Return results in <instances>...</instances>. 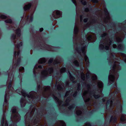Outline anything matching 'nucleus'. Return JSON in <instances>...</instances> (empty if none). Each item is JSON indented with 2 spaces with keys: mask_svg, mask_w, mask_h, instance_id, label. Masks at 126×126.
Returning <instances> with one entry per match:
<instances>
[{
  "mask_svg": "<svg viewBox=\"0 0 126 126\" xmlns=\"http://www.w3.org/2000/svg\"><path fill=\"white\" fill-rule=\"evenodd\" d=\"M53 61V59L51 58L49 60L48 62V64H50L52 63Z\"/></svg>",
  "mask_w": 126,
  "mask_h": 126,
  "instance_id": "c9c22d12",
  "label": "nucleus"
},
{
  "mask_svg": "<svg viewBox=\"0 0 126 126\" xmlns=\"http://www.w3.org/2000/svg\"><path fill=\"white\" fill-rule=\"evenodd\" d=\"M58 67H59L58 66L57 68H58Z\"/></svg>",
  "mask_w": 126,
  "mask_h": 126,
  "instance_id": "13d9d810",
  "label": "nucleus"
},
{
  "mask_svg": "<svg viewBox=\"0 0 126 126\" xmlns=\"http://www.w3.org/2000/svg\"><path fill=\"white\" fill-rule=\"evenodd\" d=\"M43 28H41L40 29L39 31L40 32H41L43 31Z\"/></svg>",
  "mask_w": 126,
  "mask_h": 126,
  "instance_id": "a18cd8bd",
  "label": "nucleus"
},
{
  "mask_svg": "<svg viewBox=\"0 0 126 126\" xmlns=\"http://www.w3.org/2000/svg\"><path fill=\"white\" fill-rule=\"evenodd\" d=\"M33 16H22L20 25H24L26 23L32 22L33 20Z\"/></svg>",
  "mask_w": 126,
  "mask_h": 126,
  "instance_id": "9b49d317",
  "label": "nucleus"
},
{
  "mask_svg": "<svg viewBox=\"0 0 126 126\" xmlns=\"http://www.w3.org/2000/svg\"><path fill=\"white\" fill-rule=\"evenodd\" d=\"M73 72V73H74V74H75L74 72L73 71V72Z\"/></svg>",
  "mask_w": 126,
  "mask_h": 126,
  "instance_id": "5fc2aeb1",
  "label": "nucleus"
},
{
  "mask_svg": "<svg viewBox=\"0 0 126 126\" xmlns=\"http://www.w3.org/2000/svg\"><path fill=\"white\" fill-rule=\"evenodd\" d=\"M46 61V59L45 58H42L40 59L38 62L39 63H45Z\"/></svg>",
  "mask_w": 126,
  "mask_h": 126,
  "instance_id": "a878e982",
  "label": "nucleus"
},
{
  "mask_svg": "<svg viewBox=\"0 0 126 126\" xmlns=\"http://www.w3.org/2000/svg\"><path fill=\"white\" fill-rule=\"evenodd\" d=\"M9 16H0V18L2 19H5L7 18V17Z\"/></svg>",
  "mask_w": 126,
  "mask_h": 126,
  "instance_id": "58836bf2",
  "label": "nucleus"
},
{
  "mask_svg": "<svg viewBox=\"0 0 126 126\" xmlns=\"http://www.w3.org/2000/svg\"><path fill=\"white\" fill-rule=\"evenodd\" d=\"M89 10L88 8H86L85 9V11L86 12H88L89 11Z\"/></svg>",
  "mask_w": 126,
  "mask_h": 126,
  "instance_id": "ea45409f",
  "label": "nucleus"
},
{
  "mask_svg": "<svg viewBox=\"0 0 126 126\" xmlns=\"http://www.w3.org/2000/svg\"><path fill=\"white\" fill-rule=\"evenodd\" d=\"M75 107V105L74 104L70 106L69 107L68 109L70 110H71L73 109Z\"/></svg>",
  "mask_w": 126,
  "mask_h": 126,
  "instance_id": "72a5a7b5",
  "label": "nucleus"
},
{
  "mask_svg": "<svg viewBox=\"0 0 126 126\" xmlns=\"http://www.w3.org/2000/svg\"><path fill=\"white\" fill-rule=\"evenodd\" d=\"M80 85L79 83H78L77 84V91H75L74 93H74L73 91L70 90L69 91H67L65 94V96H67L68 95H69V94L70 96H73L74 97H75L76 96L77 93V91H79L80 90Z\"/></svg>",
  "mask_w": 126,
  "mask_h": 126,
  "instance_id": "f8f14e48",
  "label": "nucleus"
},
{
  "mask_svg": "<svg viewBox=\"0 0 126 126\" xmlns=\"http://www.w3.org/2000/svg\"><path fill=\"white\" fill-rule=\"evenodd\" d=\"M24 71V68L23 67H20L19 68V75L18 76V78H19L20 83H21L22 82V73Z\"/></svg>",
  "mask_w": 126,
  "mask_h": 126,
  "instance_id": "2eb2a0df",
  "label": "nucleus"
},
{
  "mask_svg": "<svg viewBox=\"0 0 126 126\" xmlns=\"http://www.w3.org/2000/svg\"><path fill=\"white\" fill-rule=\"evenodd\" d=\"M125 37L124 34L121 33L118 36H116L114 39V42L117 43L118 45L117 46L116 44H112L113 47L116 48L119 50H122L123 48V46L121 44H119V43L122 42Z\"/></svg>",
  "mask_w": 126,
  "mask_h": 126,
  "instance_id": "9d476101",
  "label": "nucleus"
},
{
  "mask_svg": "<svg viewBox=\"0 0 126 126\" xmlns=\"http://www.w3.org/2000/svg\"><path fill=\"white\" fill-rule=\"evenodd\" d=\"M53 17H55V16H53Z\"/></svg>",
  "mask_w": 126,
  "mask_h": 126,
  "instance_id": "4d7b16f0",
  "label": "nucleus"
},
{
  "mask_svg": "<svg viewBox=\"0 0 126 126\" xmlns=\"http://www.w3.org/2000/svg\"><path fill=\"white\" fill-rule=\"evenodd\" d=\"M116 55L114 53H110V56L108 57L107 60L109 63L110 65L111 64L112 66L111 67V69L110 70V73L108 77V84L110 85L114 82V87H117V84L115 82L118 79L119 75L117 73L121 69V67L119 65V63L115 61H119L121 60L120 57L116 58Z\"/></svg>",
  "mask_w": 126,
  "mask_h": 126,
  "instance_id": "7ed1b4c3",
  "label": "nucleus"
},
{
  "mask_svg": "<svg viewBox=\"0 0 126 126\" xmlns=\"http://www.w3.org/2000/svg\"><path fill=\"white\" fill-rule=\"evenodd\" d=\"M11 39L14 40L16 39V37L15 35L12 34L11 36Z\"/></svg>",
  "mask_w": 126,
  "mask_h": 126,
  "instance_id": "e433bc0d",
  "label": "nucleus"
},
{
  "mask_svg": "<svg viewBox=\"0 0 126 126\" xmlns=\"http://www.w3.org/2000/svg\"><path fill=\"white\" fill-rule=\"evenodd\" d=\"M32 6L31 3H29L26 4L24 7L23 8L25 11L29 10L31 8Z\"/></svg>",
  "mask_w": 126,
  "mask_h": 126,
  "instance_id": "aec40b11",
  "label": "nucleus"
},
{
  "mask_svg": "<svg viewBox=\"0 0 126 126\" xmlns=\"http://www.w3.org/2000/svg\"><path fill=\"white\" fill-rule=\"evenodd\" d=\"M76 71L77 73H78V74L79 73V72L78 71Z\"/></svg>",
  "mask_w": 126,
  "mask_h": 126,
  "instance_id": "603ef678",
  "label": "nucleus"
},
{
  "mask_svg": "<svg viewBox=\"0 0 126 126\" xmlns=\"http://www.w3.org/2000/svg\"><path fill=\"white\" fill-rule=\"evenodd\" d=\"M91 124L89 122H87L86 123L85 125L84 126H91Z\"/></svg>",
  "mask_w": 126,
  "mask_h": 126,
  "instance_id": "4c0bfd02",
  "label": "nucleus"
},
{
  "mask_svg": "<svg viewBox=\"0 0 126 126\" xmlns=\"http://www.w3.org/2000/svg\"><path fill=\"white\" fill-rule=\"evenodd\" d=\"M17 107H14L11 109L12 114L11 119L13 124H11L10 126H17L16 124L20 120V116L17 111Z\"/></svg>",
  "mask_w": 126,
  "mask_h": 126,
  "instance_id": "1a4fd4ad",
  "label": "nucleus"
},
{
  "mask_svg": "<svg viewBox=\"0 0 126 126\" xmlns=\"http://www.w3.org/2000/svg\"><path fill=\"white\" fill-rule=\"evenodd\" d=\"M101 37L102 38V40L100 43L99 46V49L102 50L105 49L106 50H108L112 43L111 40L110 39L108 34L106 33H104L102 34Z\"/></svg>",
  "mask_w": 126,
  "mask_h": 126,
  "instance_id": "6e6552de",
  "label": "nucleus"
},
{
  "mask_svg": "<svg viewBox=\"0 0 126 126\" xmlns=\"http://www.w3.org/2000/svg\"><path fill=\"white\" fill-rule=\"evenodd\" d=\"M5 22L6 23H11L12 22V21L11 19H7L5 21Z\"/></svg>",
  "mask_w": 126,
  "mask_h": 126,
  "instance_id": "2f4dec72",
  "label": "nucleus"
},
{
  "mask_svg": "<svg viewBox=\"0 0 126 126\" xmlns=\"http://www.w3.org/2000/svg\"><path fill=\"white\" fill-rule=\"evenodd\" d=\"M54 68L51 66H49L46 69L41 71L42 67L41 65H38L36 64L34 66L33 69V72L35 76L36 74L41 73L42 77L43 78H45L48 76L52 75L53 73Z\"/></svg>",
  "mask_w": 126,
  "mask_h": 126,
  "instance_id": "0eeeda50",
  "label": "nucleus"
},
{
  "mask_svg": "<svg viewBox=\"0 0 126 126\" xmlns=\"http://www.w3.org/2000/svg\"><path fill=\"white\" fill-rule=\"evenodd\" d=\"M15 70H9L7 72L8 78L7 81L6 85L8 87L6 90L5 95L4 102L3 104V114L1 122L2 126H8V122L5 120L4 110L6 109V107L8 106V100L9 98L10 95H11L12 93L15 91L13 88L11 86L12 82L14 79L12 74Z\"/></svg>",
  "mask_w": 126,
  "mask_h": 126,
  "instance_id": "20e7f679",
  "label": "nucleus"
},
{
  "mask_svg": "<svg viewBox=\"0 0 126 126\" xmlns=\"http://www.w3.org/2000/svg\"><path fill=\"white\" fill-rule=\"evenodd\" d=\"M50 87L49 86H45L44 87V89L45 92H50Z\"/></svg>",
  "mask_w": 126,
  "mask_h": 126,
  "instance_id": "c85d7f7f",
  "label": "nucleus"
},
{
  "mask_svg": "<svg viewBox=\"0 0 126 126\" xmlns=\"http://www.w3.org/2000/svg\"><path fill=\"white\" fill-rule=\"evenodd\" d=\"M65 88H65L64 87V88H63V89H64Z\"/></svg>",
  "mask_w": 126,
  "mask_h": 126,
  "instance_id": "6e6d98bb",
  "label": "nucleus"
},
{
  "mask_svg": "<svg viewBox=\"0 0 126 126\" xmlns=\"http://www.w3.org/2000/svg\"><path fill=\"white\" fill-rule=\"evenodd\" d=\"M69 83L68 82H66V87L67 86H68L69 85Z\"/></svg>",
  "mask_w": 126,
  "mask_h": 126,
  "instance_id": "49530a36",
  "label": "nucleus"
},
{
  "mask_svg": "<svg viewBox=\"0 0 126 126\" xmlns=\"http://www.w3.org/2000/svg\"><path fill=\"white\" fill-rule=\"evenodd\" d=\"M82 110L80 107H77L76 109L75 110V112L76 114L77 115H81L82 113Z\"/></svg>",
  "mask_w": 126,
  "mask_h": 126,
  "instance_id": "4468645a",
  "label": "nucleus"
},
{
  "mask_svg": "<svg viewBox=\"0 0 126 126\" xmlns=\"http://www.w3.org/2000/svg\"><path fill=\"white\" fill-rule=\"evenodd\" d=\"M119 55L123 58V60L126 62V54L123 53H120Z\"/></svg>",
  "mask_w": 126,
  "mask_h": 126,
  "instance_id": "cd10ccee",
  "label": "nucleus"
},
{
  "mask_svg": "<svg viewBox=\"0 0 126 126\" xmlns=\"http://www.w3.org/2000/svg\"><path fill=\"white\" fill-rule=\"evenodd\" d=\"M60 72L61 73L66 72L69 75L70 80L72 81L73 83H75L77 82V81L74 80L75 79L71 75L69 70L66 71L65 68V67H63L60 69Z\"/></svg>",
  "mask_w": 126,
  "mask_h": 126,
  "instance_id": "ddd939ff",
  "label": "nucleus"
},
{
  "mask_svg": "<svg viewBox=\"0 0 126 126\" xmlns=\"http://www.w3.org/2000/svg\"><path fill=\"white\" fill-rule=\"evenodd\" d=\"M62 15V12L58 10H55L53 13V16L58 15V16H61Z\"/></svg>",
  "mask_w": 126,
  "mask_h": 126,
  "instance_id": "412c9836",
  "label": "nucleus"
},
{
  "mask_svg": "<svg viewBox=\"0 0 126 126\" xmlns=\"http://www.w3.org/2000/svg\"><path fill=\"white\" fill-rule=\"evenodd\" d=\"M0 16H5L4 15H3L1 13H0Z\"/></svg>",
  "mask_w": 126,
  "mask_h": 126,
  "instance_id": "8fccbe9b",
  "label": "nucleus"
},
{
  "mask_svg": "<svg viewBox=\"0 0 126 126\" xmlns=\"http://www.w3.org/2000/svg\"><path fill=\"white\" fill-rule=\"evenodd\" d=\"M61 63V60H60V58L58 59H56L53 62V63L54 65L57 64L58 63Z\"/></svg>",
  "mask_w": 126,
  "mask_h": 126,
  "instance_id": "c756f323",
  "label": "nucleus"
},
{
  "mask_svg": "<svg viewBox=\"0 0 126 126\" xmlns=\"http://www.w3.org/2000/svg\"><path fill=\"white\" fill-rule=\"evenodd\" d=\"M57 89L58 90L63 91V88H64V84L61 81H60L59 83L56 86Z\"/></svg>",
  "mask_w": 126,
  "mask_h": 126,
  "instance_id": "dca6fc26",
  "label": "nucleus"
},
{
  "mask_svg": "<svg viewBox=\"0 0 126 126\" xmlns=\"http://www.w3.org/2000/svg\"><path fill=\"white\" fill-rule=\"evenodd\" d=\"M107 17V18L108 19V20L107 21H106L105 22L106 23H107V22H108V21H109L110 20V19H109V16H106Z\"/></svg>",
  "mask_w": 126,
  "mask_h": 126,
  "instance_id": "79ce46f5",
  "label": "nucleus"
},
{
  "mask_svg": "<svg viewBox=\"0 0 126 126\" xmlns=\"http://www.w3.org/2000/svg\"><path fill=\"white\" fill-rule=\"evenodd\" d=\"M44 48L49 51H54L55 47L48 45H45L44 46Z\"/></svg>",
  "mask_w": 126,
  "mask_h": 126,
  "instance_id": "f3484780",
  "label": "nucleus"
},
{
  "mask_svg": "<svg viewBox=\"0 0 126 126\" xmlns=\"http://www.w3.org/2000/svg\"><path fill=\"white\" fill-rule=\"evenodd\" d=\"M82 4L84 5H86L87 2H86L84 1V0H80Z\"/></svg>",
  "mask_w": 126,
  "mask_h": 126,
  "instance_id": "f704fd0d",
  "label": "nucleus"
},
{
  "mask_svg": "<svg viewBox=\"0 0 126 126\" xmlns=\"http://www.w3.org/2000/svg\"><path fill=\"white\" fill-rule=\"evenodd\" d=\"M57 126H66V125L63 121H59L57 123Z\"/></svg>",
  "mask_w": 126,
  "mask_h": 126,
  "instance_id": "5701e85b",
  "label": "nucleus"
},
{
  "mask_svg": "<svg viewBox=\"0 0 126 126\" xmlns=\"http://www.w3.org/2000/svg\"><path fill=\"white\" fill-rule=\"evenodd\" d=\"M104 11L106 15V16H109V13L107 10L106 9V8H104Z\"/></svg>",
  "mask_w": 126,
  "mask_h": 126,
  "instance_id": "7c9ffc66",
  "label": "nucleus"
},
{
  "mask_svg": "<svg viewBox=\"0 0 126 126\" xmlns=\"http://www.w3.org/2000/svg\"><path fill=\"white\" fill-rule=\"evenodd\" d=\"M119 91L117 89L116 91L111 93H110L109 96H111L110 99L108 100L106 104V106L107 108L109 107V109L112 110L114 107L117 105V108L119 111L121 112L122 111V106L121 103L120 97H117L116 98H115V95L119 92Z\"/></svg>",
  "mask_w": 126,
  "mask_h": 126,
  "instance_id": "423d86ee",
  "label": "nucleus"
},
{
  "mask_svg": "<svg viewBox=\"0 0 126 126\" xmlns=\"http://www.w3.org/2000/svg\"><path fill=\"white\" fill-rule=\"evenodd\" d=\"M16 25H15L13 24V25L11 26H9V28L10 29H11V28L13 29L14 30H15V27L16 26Z\"/></svg>",
  "mask_w": 126,
  "mask_h": 126,
  "instance_id": "473e14b6",
  "label": "nucleus"
},
{
  "mask_svg": "<svg viewBox=\"0 0 126 126\" xmlns=\"http://www.w3.org/2000/svg\"><path fill=\"white\" fill-rule=\"evenodd\" d=\"M120 120L123 123H126V115L123 114L121 115Z\"/></svg>",
  "mask_w": 126,
  "mask_h": 126,
  "instance_id": "4be33fe9",
  "label": "nucleus"
},
{
  "mask_svg": "<svg viewBox=\"0 0 126 126\" xmlns=\"http://www.w3.org/2000/svg\"><path fill=\"white\" fill-rule=\"evenodd\" d=\"M79 31L78 26L76 23L73 38L74 47L76 51L84 57L86 65V66H88L89 62L88 58L86 55L87 47L90 42H94L95 41L96 39V36L94 34L90 35L87 37V36H86V38H87V40H86V41L82 42L80 36L78 35Z\"/></svg>",
  "mask_w": 126,
  "mask_h": 126,
  "instance_id": "f03ea898",
  "label": "nucleus"
},
{
  "mask_svg": "<svg viewBox=\"0 0 126 126\" xmlns=\"http://www.w3.org/2000/svg\"><path fill=\"white\" fill-rule=\"evenodd\" d=\"M94 3H97L98 2L97 0H91Z\"/></svg>",
  "mask_w": 126,
  "mask_h": 126,
  "instance_id": "a19ab883",
  "label": "nucleus"
},
{
  "mask_svg": "<svg viewBox=\"0 0 126 126\" xmlns=\"http://www.w3.org/2000/svg\"><path fill=\"white\" fill-rule=\"evenodd\" d=\"M16 92L20 95H22L23 97L20 100L21 106V107H24L26 103V101L25 100V98L27 96L28 98L29 101V103H32L35 101H37V97H36V94L34 91H32L30 92L29 94H27L25 91L20 88L19 89L16 90Z\"/></svg>",
  "mask_w": 126,
  "mask_h": 126,
  "instance_id": "39448f33",
  "label": "nucleus"
},
{
  "mask_svg": "<svg viewBox=\"0 0 126 126\" xmlns=\"http://www.w3.org/2000/svg\"><path fill=\"white\" fill-rule=\"evenodd\" d=\"M73 64L76 66H78L79 65L82 66L83 64V60H81V62L79 61V62L77 60H75L73 62Z\"/></svg>",
  "mask_w": 126,
  "mask_h": 126,
  "instance_id": "6ab92c4d",
  "label": "nucleus"
},
{
  "mask_svg": "<svg viewBox=\"0 0 126 126\" xmlns=\"http://www.w3.org/2000/svg\"><path fill=\"white\" fill-rule=\"evenodd\" d=\"M40 87V85H39L38 86V89H39V88Z\"/></svg>",
  "mask_w": 126,
  "mask_h": 126,
  "instance_id": "3c124183",
  "label": "nucleus"
},
{
  "mask_svg": "<svg viewBox=\"0 0 126 126\" xmlns=\"http://www.w3.org/2000/svg\"><path fill=\"white\" fill-rule=\"evenodd\" d=\"M72 0L74 3H76V1L75 0Z\"/></svg>",
  "mask_w": 126,
  "mask_h": 126,
  "instance_id": "09e8293b",
  "label": "nucleus"
},
{
  "mask_svg": "<svg viewBox=\"0 0 126 126\" xmlns=\"http://www.w3.org/2000/svg\"><path fill=\"white\" fill-rule=\"evenodd\" d=\"M32 106H31V109H30V110H31V109H32Z\"/></svg>",
  "mask_w": 126,
  "mask_h": 126,
  "instance_id": "864d4df0",
  "label": "nucleus"
},
{
  "mask_svg": "<svg viewBox=\"0 0 126 126\" xmlns=\"http://www.w3.org/2000/svg\"><path fill=\"white\" fill-rule=\"evenodd\" d=\"M117 117L116 116H114L113 117V116H112L110 118V123L113 122V123H115L117 120Z\"/></svg>",
  "mask_w": 126,
  "mask_h": 126,
  "instance_id": "393cba45",
  "label": "nucleus"
},
{
  "mask_svg": "<svg viewBox=\"0 0 126 126\" xmlns=\"http://www.w3.org/2000/svg\"><path fill=\"white\" fill-rule=\"evenodd\" d=\"M102 101L103 102H105V99H102Z\"/></svg>",
  "mask_w": 126,
  "mask_h": 126,
  "instance_id": "de8ad7c7",
  "label": "nucleus"
},
{
  "mask_svg": "<svg viewBox=\"0 0 126 126\" xmlns=\"http://www.w3.org/2000/svg\"><path fill=\"white\" fill-rule=\"evenodd\" d=\"M70 98L69 97H68L66 100L65 103V104H63V106H67L69 104V102L70 101Z\"/></svg>",
  "mask_w": 126,
  "mask_h": 126,
  "instance_id": "b1692460",
  "label": "nucleus"
},
{
  "mask_svg": "<svg viewBox=\"0 0 126 126\" xmlns=\"http://www.w3.org/2000/svg\"><path fill=\"white\" fill-rule=\"evenodd\" d=\"M90 73L89 71L86 74V77L85 74L83 73V71H82L80 73L81 78L84 83H82V86H85L87 88V90H83L82 93V96L84 101L88 104L89 106L92 105L91 104L92 98V97H94L95 99H97L100 96H103V95L102 93L103 89V84L102 82L100 80H97L96 76L94 74L92 75V79L93 82L96 84L98 88V90H97L91 91L90 90L91 85L89 84H86L85 83V79H87L89 78Z\"/></svg>",
  "mask_w": 126,
  "mask_h": 126,
  "instance_id": "f257e3e1",
  "label": "nucleus"
},
{
  "mask_svg": "<svg viewBox=\"0 0 126 126\" xmlns=\"http://www.w3.org/2000/svg\"><path fill=\"white\" fill-rule=\"evenodd\" d=\"M16 34L17 35V36L18 37H20L21 36V31L19 28H18L16 30Z\"/></svg>",
  "mask_w": 126,
  "mask_h": 126,
  "instance_id": "bb28decb",
  "label": "nucleus"
},
{
  "mask_svg": "<svg viewBox=\"0 0 126 126\" xmlns=\"http://www.w3.org/2000/svg\"><path fill=\"white\" fill-rule=\"evenodd\" d=\"M88 19L87 18L84 19L83 21L84 22H86L88 21Z\"/></svg>",
  "mask_w": 126,
  "mask_h": 126,
  "instance_id": "37998d69",
  "label": "nucleus"
},
{
  "mask_svg": "<svg viewBox=\"0 0 126 126\" xmlns=\"http://www.w3.org/2000/svg\"><path fill=\"white\" fill-rule=\"evenodd\" d=\"M53 97L56 103L58 105L59 107L63 103L62 101L59 100L58 98L54 95H53Z\"/></svg>",
  "mask_w": 126,
  "mask_h": 126,
  "instance_id": "a211bd4d",
  "label": "nucleus"
},
{
  "mask_svg": "<svg viewBox=\"0 0 126 126\" xmlns=\"http://www.w3.org/2000/svg\"><path fill=\"white\" fill-rule=\"evenodd\" d=\"M80 21L81 22L82 20V16H80Z\"/></svg>",
  "mask_w": 126,
  "mask_h": 126,
  "instance_id": "c03bdc74",
  "label": "nucleus"
}]
</instances>
